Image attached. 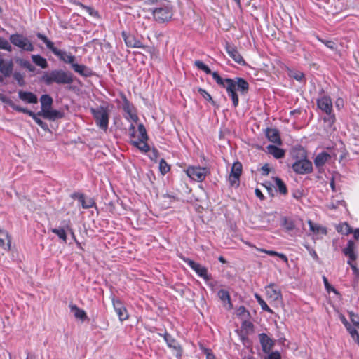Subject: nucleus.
<instances>
[{"label":"nucleus","mask_w":359,"mask_h":359,"mask_svg":"<svg viewBox=\"0 0 359 359\" xmlns=\"http://www.w3.org/2000/svg\"><path fill=\"white\" fill-rule=\"evenodd\" d=\"M203 71L207 74H211L217 84L226 89L227 95L231 97L234 107H237L239 103L238 95L236 90L243 95H245L248 93L249 83L243 78H222L217 72H212L207 65H205Z\"/></svg>","instance_id":"obj_1"},{"label":"nucleus","mask_w":359,"mask_h":359,"mask_svg":"<svg viewBox=\"0 0 359 359\" xmlns=\"http://www.w3.org/2000/svg\"><path fill=\"white\" fill-rule=\"evenodd\" d=\"M41 80L46 85H51L53 83L57 84H71L74 81V77L73 74L69 72L55 69L45 73L42 76Z\"/></svg>","instance_id":"obj_2"},{"label":"nucleus","mask_w":359,"mask_h":359,"mask_svg":"<svg viewBox=\"0 0 359 359\" xmlns=\"http://www.w3.org/2000/svg\"><path fill=\"white\" fill-rule=\"evenodd\" d=\"M317 107L325 114L323 117L325 123L332 126L336 121L335 114L333 111V104L331 97L327 95H322L316 99Z\"/></svg>","instance_id":"obj_3"},{"label":"nucleus","mask_w":359,"mask_h":359,"mask_svg":"<svg viewBox=\"0 0 359 359\" xmlns=\"http://www.w3.org/2000/svg\"><path fill=\"white\" fill-rule=\"evenodd\" d=\"M90 112L97 126L104 131H107L109 121L108 106L101 105L97 108H90Z\"/></svg>","instance_id":"obj_4"},{"label":"nucleus","mask_w":359,"mask_h":359,"mask_svg":"<svg viewBox=\"0 0 359 359\" xmlns=\"http://www.w3.org/2000/svg\"><path fill=\"white\" fill-rule=\"evenodd\" d=\"M300 159L296 160L292 164V168L294 172L299 175L309 174L313 171L311 161L306 158V152L304 149L299 150Z\"/></svg>","instance_id":"obj_5"},{"label":"nucleus","mask_w":359,"mask_h":359,"mask_svg":"<svg viewBox=\"0 0 359 359\" xmlns=\"http://www.w3.org/2000/svg\"><path fill=\"white\" fill-rule=\"evenodd\" d=\"M154 19L158 22H168L173 15L170 2H163L159 7L152 9Z\"/></svg>","instance_id":"obj_6"},{"label":"nucleus","mask_w":359,"mask_h":359,"mask_svg":"<svg viewBox=\"0 0 359 359\" xmlns=\"http://www.w3.org/2000/svg\"><path fill=\"white\" fill-rule=\"evenodd\" d=\"M9 40L13 45L23 51L32 52L34 50V47L31 41L22 34H11L9 37Z\"/></svg>","instance_id":"obj_7"},{"label":"nucleus","mask_w":359,"mask_h":359,"mask_svg":"<svg viewBox=\"0 0 359 359\" xmlns=\"http://www.w3.org/2000/svg\"><path fill=\"white\" fill-rule=\"evenodd\" d=\"M186 173L192 180L201 182L210 174V170L207 167L189 166Z\"/></svg>","instance_id":"obj_8"},{"label":"nucleus","mask_w":359,"mask_h":359,"mask_svg":"<svg viewBox=\"0 0 359 359\" xmlns=\"http://www.w3.org/2000/svg\"><path fill=\"white\" fill-rule=\"evenodd\" d=\"M243 165L241 162L236 161L233 163L231 172L229 176V182L231 187H238L240 177L242 174Z\"/></svg>","instance_id":"obj_9"},{"label":"nucleus","mask_w":359,"mask_h":359,"mask_svg":"<svg viewBox=\"0 0 359 359\" xmlns=\"http://www.w3.org/2000/svg\"><path fill=\"white\" fill-rule=\"evenodd\" d=\"M183 261L187 263L191 269H193L198 276L203 278L205 280H208V269L206 267L202 266L199 263H197L189 258H183Z\"/></svg>","instance_id":"obj_10"},{"label":"nucleus","mask_w":359,"mask_h":359,"mask_svg":"<svg viewBox=\"0 0 359 359\" xmlns=\"http://www.w3.org/2000/svg\"><path fill=\"white\" fill-rule=\"evenodd\" d=\"M111 301L114 309L118 315L119 320L121 321L127 320L128 318V314L123 302L119 299L115 298L114 296L111 298Z\"/></svg>","instance_id":"obj_11"},{"label":"nucleus","mask_w":359,"mask_h":359,"mask_svg":"<svg viewBox=\"0 0 359 359\" xmlns=\"http://www.w3.org/2000/svg\"><path fill=\"white\" fill-rule=\"evenodd\" d=\"M225 49L227 52L228 55L238 64L241 65H245V61L241 56V55L238 51L236 47L226 41L225 43Z\"/></svg>","instance_id":"obj_12"},{"label":"nucleus","mask_w":359,"mask_h":359,"mask_svg":"<svg viewBox=\"0 0 359 359\" xmlns=\"http://www.w3.org/2000/svg\"><path fill=\"white\" fill-rule=\"evenodd\" d=\"M259 339L263 352L269 353L275 344L273 339L265 333L259 334Z\"/></svg>","instance_id":"obj_13"},{"label":"nucleus","mask_w":359,"mask_h":359,"mask_svg":"<svg viewBox=\"0 0 359 359\" xmlns=\"http://www.w3.org/2000/svg\"><path fill=\"white\" fill-rule=\"evenodd\" d=\"M121 34L126 46L130 48H144V46L140 40L128 34L126 32L123 31Z\"/></svg>","instance_id":"obj_14"},{"label":"nucleus","mask_w":359,"mask_h":359,"mask_svg":"<svg viewBox=\"0 0 359 359\" xmlns=\"http://www.w3.org/2000/svg\"><path fill=\"white\" fill-rule=\"evenodd\" d=\"M331 159V155L326 151L319 153L315 157L313 162L316 168L320 171L325 163Z\"/></svg>","instance_id":"obj_15"},{"label":"nucleus","mask_w":359,"mask_h":359,"mask_svg":"<svg viewBox=\"0 0 359 359\" xmlns=\"http://www.w3.org/2000/svg\"><path fill=\"white\" fill-rule=\"evenodd\" d=\"M13 70V62L12 60H5L0 57V72L5 77H9Z\"/></svg>","instance_id":"obj_16"},{"label":"nucleus","mask_w":359,"mask_h":359,"mask_svg":"<svg viewBox=\"0 0 359 359\" xmlns=\"http://www.w3.org/2000/svg\"><path fill=\"white\" fill-rule=\"evenodd\" d=\"M19 110L18 111V112H22V113H24V114H28L30 117H32L34 121L43 129L45 131H47V130H49V128H48V126L46 123L43 122L41 119H40L39 118H38L39 115H38V113L37 114H35L34 113L33 111L27 109V108H24V107H20V109H18Z\"/></svg>","instance_id":"obj_17"},{"label":"nucleus","mask_w":359,"mask_h":359,"mask_svg":"<svg viewBox=\"0 0 359 359\" xmlns=\"http://www.w3.org/2000/svg\"><path fill=\"white\" fill-rule=\"evenodd\" d=\"M38 115L39 116H42L43 118L50 121H55L57 119H60L64 117L63 112L51 109H49L46 111L43 110V112H38Z\"/></svg>","instance_id":"obj_18"},{"label":"nucleus","mask_w":359,"mask_h":359,"mask_svg":"<svg viewBox=\"0 0 359 359\" xmlns=\"http://www.w3.org/2000/svg\"><path fill=\"white\" fill-rule=\"evenodd\" d=\"M265 135L269 141L278 145L282 144L280 133L276 128H266Z\"/></svg>","instance_id":"obj_19"},{"label":"nucleus","mask_w":359,"mask_h":359,"mask_svg":"<svg viewBox=\"0 0 359 359\" xmlns=\"http://www.w3.org/2000/svg\"><path fill=\"white\" fill-rule=\"evenodd\" d=\"M18 97L27 104H36L38 102L37 96L32 92L20 90Z\"/></svg>","instance_id":"obj_20"},{"label":"nucleus","mask_w":359,"mask_h":359,"mask_svg":"<svg viewBox=\"0 0 359 359\" xmlns=\"http://www.w3.org/2000/svg\"><path fill=\"white\" fill-rule=\"evenodd\" d=\"M123 100V109L128 114V117L133 121L136 122L138 120L137 116L133 112V105L126 98L125 95L121 96Z\"/></svg>","instance_id":"obj_21"},{"label":"nucleus","mask_w":359,"mask_h":359,"mask_svg":"<svg viewBox=\"0 0 359 359\" xmlns=\"http://www.w3.org/2000/svg\"><path fill=\"white\" fill-rule=\"evenodd\" d=\"M343 253L349 258L352 262L357 259V255L355 252V243L352 240H349L347 246L343 249Z\"/></svg>","instance_id":"obj_22"},{"label":"nucleus","mask_w":359,"mask_h":359,"mask_svg":"<svg viewBox=\"0 0 359 359\" xmlns=\"http://www.w3.org/2000/svg\"><path fill=\"white\" fill-rule=\"evenodd\" d=\"M0 246L4 250H9L11 238L7 231L0 229Z\"/></svg>","instance_id":"obj_23"},{"label":"nucleus","mask_w":359,"mask_h":359,"mask_svg":"<svg viewBox=\"0 0 359 359\" xmlns=\"http://www.w3.org/2000/svg\"><path fill=\"white\" fill-rule=\"evenodd\" d=\"M267 151L276 159L282 158L285 156V151L276 145L269 144L266 147Z\"/></svg>","instance_id":"obj_24"},{"label":"nucleus","mask_w":359,"mask_h":359,"mask_svg":"<svg viewBox=\"0 0 359 359\" xmlns=\"http://www.w3.org/2000/svg\"><path fill=\"white\" fill-rule=\"evenodd\" d=\"M40 102L41 105V110L39 112H43V110L51 109L53 100L50 95L45 94L41 96Z\"/></svg>","instance_id":"obj_25"},{"label":"nucleus","mask_w":359,"mask_h":359,"mask_svg":"<svg viewBox=\"0 0 359 359\" xmlns=\"http://www.w3.org/2000/svg\"><path fill=\"white\" fill-rule=\"evenodd\" d=\"M55 55L57 56L60 60H62L65 63L67 64H72L74 62L75 57L72 55H70L69 53H67L66 51L59 50L58 51L55 52Z\"/></svg>","instance_id":"obj_26"},{"label":"nucleus","mask_w":359,"mask_h":359,"mask_svg":"<svg viewBox=\"0 0 359 359\" xmlns=\"http://www.w3.org/2000/svg\"><path fill=\"white\" fill-rule=\"evenodd\" d=\"M72 67L76 72L81 76H89L91 74L90 69L83 65H79L74 62Z\"/></svg>","instance_id":"obj_27"},{"label":"nucleus","mask_w":359,"mask_h":359,"mask_svg":"<svg viewBox=\"0 0 359 359\" xmlns=\"http://www.w3.org/2000/svg\"><path fill=\"white\" fill-rule=\"evenodd\" d=\"M69 308L71 311L74 313L75 318L81 320H84L87 318V315L85 311L79 308L76 305L71 304L69 305Z\"/></svg>","instance_id":"obj_28"},{"label":"nucleus","mask_w":359,"mask_h":359,"mask_svg":"<svg viewBox=\"0 0 359 359\" xmlns=\"http://www.w3.org/2000/svg\"><path fill=\"white\" fill-rule=\"evenodd\" d=\"M37 37L41 39L46 46V47L50 50L54 54L55 52L58 51L60 49L55 48L54 46V43L50 41L45 35L38 33L36 34Z\"/></svg>","instance_id":"obj_29"},{"label":"nucleus","mask_w":359,"mask_h":359,"mask_svg":"<svg viewBox=\"0 0 359 359\" xmlns=\"http://www.w3.org/2000/svg\"><path fill=\"white\" fill-rule=\"evenodd\" d=\"M32 59L34 64L43 69H45L48 67V62L46 60L39 55H32Z\"/></svg>","instance_id":"obj_30"},{"label":"nucleus","mask_w":359,"mask_h":359,"mask_svg":"<svg viewBox=\"0 0 359 359\" xmlns=\"http://www.w3.org/2000/svg\"><path fill=\"white\" fill-rule=\"evenodd\" d=\"M274 181L276 183V186L278 190V191L283 195H285L287 194V189L284 183V182L280 179L279 177H274Z\"/></svg>","instance_id":"obj_31"},{"label":"nucleus","mask_w":359,"mask_h":359,"mask_svg":"<svg viewBox=\"0 0 359 359\" xmlns=\"http://www.w3.org/2000/svg\"><path fill=\"white\" fill-rule=\"evenodd\" d=\"M217 294H218L219 298L222 301H223L224 302H227V303L229 304V308H231L232 304L231 302V297H230V294L228 291L222 289L218 291Z\"/></svg>","instance_id":"obj_32"},{"label":"nucleus","mask_w":359,"mask_h":359,"mask_svg":"<svg viewBox=\"0 0 359 359\" xmlns=\"http://www.w3.org/2000/svg\"><path fill=\"white\" fill-rule=\"evenodd\" d=\"M316 39L319 41L323 43L329 49H330V50H332L333 51H336L337 50V43L334 41L324 39H322V38L319 37L318 36H316Z\"/></svg>","instance_id":"obj_33"},{"label":"nucleus","mask_w":359,"mask_h":359,"mask_svg":"<svg viewBox=\"0 0 359 359\" xmlns=\"http://www.w3.org/2000/svg\"><path fill=\"white\" fill-rule=\"evenodd\" d=\"M79 201L84 209L92 208L95 204L92 199L86 200L83 194H79Z\"/></svg>","instance_id":"obj_34"},{"label":"nucleus","mask_w":359,"mask_h":359,"mask_svg":"<svg viewBox=\"0 0 359 359\" xmlns=\"http://www.w3.org/2000/svg\"><path fill=\"white\" fill-rule=\"evenodd\" d=\"M337 230L339 233H341V234H344L346 236L353 233V229L346 222H345L341 225H339L337 227Z\"/></svg>","instance_id":"obj_35"},{"label":"nucleus","mask_w":359,"mask_h":359,"mask_svg":"<svg viewBox=\"0 0 359 359\" xmlns=\"http://www.w3.org/2000/svg\"><path fill=\"white\" fill-rule=\"evenodd\" d=\"M0 100L10 106L13 110L18 111L20 106L16 105L11 99L6 97L4 94L0 93Z\"/></svg>","instance_id":"obj_36"},{"label":"nucleus","mask_w":359,"mask_h":359,"mask_svg":"<svg viewBox=\"0 0 359 359\" xmlns=\"http://www.w3.org/2000/svg\"><path fill=\"white\" fill-rule=\"evenodd\" d=\"M255 298L263 311H267L270 313H273L272 309H271V308L267 305L266 302L259 294H256Z\"/></svg>","instance_id":"obj_37"},{"label":"nucleus","mask_w":359,"mask_h":359,"mask_svg":"<svg viewBox=\"0 0 359 359\" xmlns=\"http://www.w3.org/2000/svg\"><path fill=\"white\" fill-rule=\"evenodd\" d=\"M131 143L135 147H137L140 150L147 152L149 151V146L146 143V142H140L139 141H131Z\"/></svg>","instance_id":"obj_38"},{"label":"nucleus","mask_w":359,"mask_h":359,"mask_svg":"<svg viewBox=\"0 0 359 359\" xmlns=\"http://www.w3.org/2000/svg\"><path fill=\"white\" fill-rule=\"evenodd\" d=\"M198 92L206 101L210 102L213 106L216 105V102L213 100L212 96L205 90L198 88Z\"/></svg>","instance_id":"obj_39"},{"label":"nucleus","mask_w":359,"mask_h":359,"mask_svg":"<svg viewBox=\"0 0 359 359\" xmlns=\"http://www.w3.org/2000/svg\"><path fill=\"white\" fill-rule=\"evenodd\" d=\"M51 231L56 234L61 240L63 241V242H67V233L64 229L59 228V229H52Z\"/></svg>","instance_id":"obj_40"},{"label":"nucleus","mask_w":359,"mask_h":359,"mask_svg":"<svg viewBox=\"0 0 359 359\" xmlns=\"http://www.w3.org/2000/svg\"><path fill=\"white\" fill-rule=\"evenodd\" d=\"M138 132L140 133V142H146L148 140V136L147 134V130L145 127L142 123L138 125Z\"/></svg>","instance_id":"obj_41"},{"label":"nucleus","mask_w":359,"mask_h":359,"mask_svg":"<svg viewBox=\"0 0 359 359\" xmlns=\"http://www.w3.org/2000/svg\"><path fill=\"white\" fill-rule=\"evenodd\" d=\"M339 206L346 207V202L344 200H337L336 201H332L327 205V207L330 210H336Z\"/></svg>","instance_id":"obj_42"},{"label":"nucleus","mask_w":359,"mask_h":359,"mask_svg":"<svg viewBox=\"0 0 359 359\" xmlns=\"http://www.w3.org/2000/svg\"><path fill=\"white\" fill-rule=\"evenodd\" d=\"M159 170L162 175H165L170 170V165L168 164V163L164 159H161L160 161Z\"/></svg>","instance_id":"obj_43"},{"label":"nucleus","mask_w":359,"mask_h":359,"mask_svg":"<svg viewBox=\"0 0 359 359\" xmlns=\"http://www.w3.org/2000/svg\"><path fill=\"white\" fill-rule=\"evenodd\" d=\"M0 49L6 50L9 52L12 51V47L9 42L3 37L0 36Z\"/></svg>","instance_id":"obj_44"},{"label":"nucleus","mask_w":359,"mask_h":359,"mask_svg":"<svg viewBox=\"0 0 359 359\" xmlns=\"http://www.w3.org/2000/svg\"><path fill=\"white\" fill-rule=\"evenodd\" d=\"M236 315L241 318H247L249 317L250 313L244 306H241L236 311Z\"/></svg>","instance_id":"obj_45"},{"label":"nucleus","mask_w":359,"mask_h":359,"mask_svg":"<svg viewBox=\"0 0 359 359\" xmlns=\"http://www.w3.org/2000/svg\"><path fill=\"white\" fill-rule=\"evenodd\" d=\"M171 348L172 349L174 354L177 358H180L182 357L183 349L180 344L172 346Z\"/></svg>","instance_id":"obj_46"},{"label":"nucleus","mask_w":359,"mask_h":359,"mask_svg":"<svg viewBox=\"0 0 359 359\" xmlns=\"http://www.w3.org/2000/svg\"><path fill=\"white\" fill-rule=\"evenodd\" d=\"M347 263H348V264L350 265V266L353 271V275L355 276V280L358 281L359 280V269H358L356 265L355 264H353L351 260H348Z\"/></svg>","instance_id":"obj_47"},{"label":"nucleus","mask_w":359,"mask_h":359,"mask_svg":"<svg viewBox=\"0 0 359 359\" xmlns=\"http://www.w3.org/2000/svg\"><path fill=\"white\" fill-rule=\"evenodd\" d=\"M304 247L307 249L309 253L313 258V259H315L317 262L320 263V259L315 250L311 248L309 245H304Z\"/></svg>","instance_id":"obj_48"},{"label":"nucleus","mask_w":359,"mask_h":359,"mask_svg":"<svg viewBox=\"0 0 359 359\" xmlns=\"http://www.w3.org/2000/svg\"><path fill=\"white\" fill-rule=\"evenodd\" d=\"M290 76L298 81H301L304 78V74L301 72H292Z\"/></svg>","instance_id":"obj_49"},{"label":"nucleus","mask_w":359,"mask_h":359,"mask_svg":"<svg viewBox=\"0 0 359 359\" xmlns=\"http://www.w3.org/2000/svg\"><path fill=\"white\" fill-rule=\"evenodd\" d=\"M13 77L17 81L19 86H23L25 85L24 77L20 72H15Z\"/></svg>","instance_id":"obj_50"},{"label":"nucleus","mask_w":359,"mask_h":359,"mask_svg":"<svg viewBox=\"0 0 359 359\" xmlns=\"http://www.w3.org/2000/svg\"><path fill=\"white\" fill-rule=\"evenodd\" d=\"M165 342L167 344V346L169 348H172V346H175V345L179 344L177 342V341L172 336H168V335H167V338L165 339Z\"/></svg>","instance_id":"obj_51"},{"label":"nucleus","mask_w":359,"mask_h":359,"mask_svg":"<svg viewBox=\"0 0 359 359\" xmlns=\"http://www.w3.org/2000/svg\"><path fill=\"white\" fill-rule=\"evenodd\" d=\"M323 280L325 287L327 292L332 291L337 293V290L329 283L327 278L325 276H323Z\"/></svg>","instance_id":"obj_52"},{"label":"nucleus","mask_w":359,"mask_h":359,"mask_svg":"<svg viewBox=\"0 0 359 359\" xmlns=\"http://www.w3.org/2000/svg\"><path fill=\"white\" fill-rule=\"evenodd\" d=\"M349 316L353 325L355 326H359V316L358 314H355L353 312H350Z\"/></svg>","instance_id":"obj_53"},{"label":"nucleus","mask_w":359,"mask_h":359,"mask_svg":"<svg viewBox=\"0 0 359 359\" xmlns=\"http://www.w3.org/2000/svg\"><path fill=\"white\" fill-rule=\"evenodd\" d=\"M84 9L91 16L93 17H98V12L95 10L93 8L89 7V6H85Z\"/></svg>","instance_id":"obj_54"},{"label":"nucleus","mask_w":359,"mask_h":359,"mask_svg":"<svg viewBox=\"0 0 359 359\" xmlns=\"http://www.w3.org/2000/svg\"><path fill=\"white\" fill-rule=\"evenodd\" d=\"M266 359H281V355L278 351H273L268 353Z\"/></svg>","instance_id":"obj_55"},{"label":"nucleus","mask_w":359,"mask_h":359,"mask_svg":"<svg viewBox=\"0 0 359 359\" xmlns=\"http://www.w3.org/2000/svg\"><path fill=\"white\" fill-rule=\"evenodd\" d=\"M273 285H270L268 288L269 289H271V297H273L275 299H277L280 295V293L279 291L276 290H274L273 288Z\"/></svg>","instance_id":"obj_56"},{"label":"nucleus","mask_w":359,"mask_h":359,"mask_svg":"<svg viewBox=\"0 0 359 359\" xmlns=\"http://www.w3.org/2000/svg\"><path fill=\"white\" fill-rule=\"evenodd\" d=\"M262 175L266 176L269 174L270 168L269 164L266 163L261 168Z\"/></svg>","instance_id":"obj_57"},{"label":"nucleus","mask_w":359,"mask_h":359,"mask_svg":"<svg viewBox=\"0 0 359 359\" xmlns=\"http://www.w3.org/2000/svg\"><path fill=\"white\" fill-rule=\"evenodd\" d=\"M344 100L341 97H339L337 99V100L335 101V107L338 109H340L341 108H342L344 107Z\"/></svg>","instance_id":"obj_58"},{"label":"nucleus","mask_w":359,"mask_h":359,"mask_svg":"<svg viewBox=\"0 0 359 359\" xmlns=\"http://www.w3.org/2000/svg\"><path fill=\"white\" fill-rule=\"evenodd\" d=\"M194 65L199 69L203 70L206 65H205L202 61L201 60H196L194 62Z\"/></svg>","instance_id":"obj_59"},{"label":"nucleus","mask_w":359,"mask_h":359,"mask_svg":"<svg viewBox=\"0 0 359 359\" xmlns=\"http://www.w3.org/2000/svg\"><path fill=\"white\" fill-rule=\"evenodd\" d=\"M308 223L309 225L310 230L312 232H314V233L318 232V227L316 226L311 220H309Z\"/></svg>","instance_id":"obj_60"},{"label":"nucleus","mask_w":359,"mask_h":359,"mask_svg":"<svg viewBox=\"0 0 359 359\" xmlns=\"http://www.w3.org/2000/svg\"><path fill=\"white\" fill-rule=\"evenodd\" d=\"M128 132H129V134H130L131 137H135L136 130H135V126L133 124H131L130 126L129 129H128Z\"/></svg>","instance_id":"obj_61"},{"label":"nucleus","mask_w":359,"mask_h":359,"mask_svg":"<svg viewBox=\"0 0 359 359\" xmlns=\"http://www.w3.org/2000/svg\"><path fill=\"white\" fill-rule=\"evenodd\" d=\"M303 194H302V192L301 191H295L294 192H292V196L296 198V199H299L302 197Z\"/></svg>","instance_id":"obj_62"},{"label":"nucleus","mask_w":359,"mask_h":359,"mask_svg":"<svg viewBox=\"0 0 359 359\" xmlns=\"http://www.w3.org/2000/svg\"><path fill=\"white\" fill-rule=\"evenodd\" d=\"M255 192L256 196L257 198H259L260 200L264 199V196L262 192L259 189H256Z\"/></svg>","instance_id":"obj_63"},{"label":"nucleus","mask_w":359,"mask_h":359,"mask_svg":"<svg viewBox=\"0 0 359 359\" xmlns=\"http://www.w3.org/2000/svg\"><path fill=\"white\" fill-rule=\"evenodd\" d=\"M349 334L351 337H353L354 334H355L358 332V330L354 327H351L348 330H347Z\"/></svg>","instance_id":"obj_64"}]
</instances>
